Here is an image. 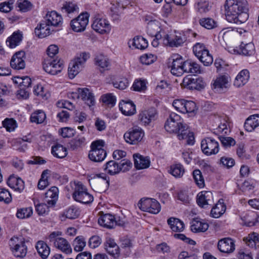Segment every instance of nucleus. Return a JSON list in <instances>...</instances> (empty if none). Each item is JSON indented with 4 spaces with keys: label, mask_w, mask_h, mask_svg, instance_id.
<instances>
[{
    "label": "nucleus",
    "mask_w": 259,
    "mask_h": 259,
    "mask_svg": "<svg viewBox=\"0 0 259 259\" xmlns=\"http://www.w3.org/2000/svg\"><path fill=\"white\" fill-rule=\"evenodd\" d=\"M183 85L190 90H200L205 87V82L202 78L191 75L185 77L183 79Z\"/></svg>",
    "instance_id": "nucleus-11"
},
{
    "label": "nucleus",
    "mask_w": 259,
    "mask_h": 259,
    "mask_svg": "<svg viewBox=\"0 0 259 259\" xmlns=\"http://www.w3.org/2000/svg\"><path fill=\"white\" fill-rule=\"evenodd\" d=\"M226 209L223 200H219L218 203L212 208L210 215L214 218H219L224 213Z\"/></svg>",
    "instance_id": "nucleus-35"
},
{
    "label": "nucleus",
    "mask_w": 259,
    "mask_h": 259,
    "mask_svg": "<svg viewBox=\"0 0 259 259\" xmlns=\"http://www.w3.org/2000/svg\"><path fill=\"white\" fill-rule=\"evenodd\" d=\"M169 172L176 178H180L183 175L185 170L182 165L176 164L170 166Z\"/></svg>",
    "instance_id": "nucleus-49"
},
{
    "label": "nucleus",
    "mask_w": 259,
    "mask_h": 259,
    "mask_svg": "<svg viewBox=\"0 0 259 259\" xmlns=\"http://www.w3.org/2000/svg\"><path fill=\"white\" fill-rule=\"evenodd\" d=\"M10 65L15 69L20 70L25 68V63L24 59H18L13 56L10 61Z\"/></svg>",
    "instance_id": "nucleus-55"
},
{
    "label": "nucleus",
    "mask_w": 259,
    "mask_h": 259,
    "mask_svg": "<svg viewBox=\"0 0 259 259\" xmlns=\"http://www.w3.org/2000/svg\"><path fill=\"white\" fill-rule=\"evenodd\" d=\"M134 163L135 167L138 169L146 168L150 164L148 157H144L139 153L134 154Z\"/></svg>",
    "instance_id": "nucleus-25"
},
{
    "label": "nucleus",
    "mask_w": 259,
    "mask_h": 259,
    "mask_svg": "<svg viewBox=\"0 0 259 259\" xmlns=\"http://www.w3.org/2000/svg\"><path fill=\"white\" fill-rule=\"evenodd\" d=\"M77 93H71L68 97L71 99H78L80 98L89 107L95 104V100L93 94L87 88L80 89L77 90Z\"/></svg>",
    "instance_id": "nucleus-8"
},
{
    "label": "nucleus",
    "mask_w": 259,
    "mask_h": 259,
    "mask_svg": "<svg viewBox=\"0 0 259 259\" xmlns=\"http://www.w3.org/2000/svg\"><path fill=\"white\" fill-rule=\"evenodd\" d=\"M7 184L10 187L19 193L22 192L25 187L24 181L21 178L13 175L10 176L8 178Z\"/></svg>",
    "instance_id": "nucleus-22"
},
{
    "label": "nucleus",
    "mask_w": 259,
    "mask_h": 259,
    "mask_svg": "<svg viewBox=\"0 0 259 259\" xmlns=\"http://www.w3.org/2000/svg\"><path fill=\"white\" fill-rule=\"evenodd\" d=\"M34 33L38 38L47 37L49 35V19L41 21L35 28Z\"/></svg>",
    "instance_id": "nucleus-24"
},
{
    "label": "nucleus",
    "mask_w": 259,
    "mask_h": 259,
    "mask_svg": "<svg viewBox=\"0 0 259 259\" xmlns=\"http://www.w3.org/2000/svg\"><path fill=\"white\" fill-rule=\"evenodd\" d=\"M138 206L143 211L152 214H157L161 210V205L156 199L151 198H142L138 203Z\"/></svg>",
    "instance_id": "nucleus-4"
},
{
    "label": "nucleus",
    "mask_w": 259,
    "mask_h": 259,
    "mask_svg": "<svg viewBox=\"0 0 259 259\" xmlns=\"http://www.w3.org/2000/svg\"><path fill=\"white\" fill-rule=\"evenodd\" d=\"M86 242L82 236H77L73 241L74 250L77 251H81L85 246Z\"/></svg>",
    "instance_id": "nucleus-62"
},
{
    "label": "nucleus",
    "mask_w": 259,
    "mask_h": 259,
    "mask_svg": "<svg viewBox=\"0 0 259 259\" xmlns=\"http://www.w3.org/2000/svg\"><path fill=\"white\" fill-rule=\"evenodd\" d=\"M95 64L103 69L104 70H108L110 62L107 56L103 54L97 55L95 59Z\"/></svg>",
    "instance_id": "nucleus-40"
},
{
    "label": "nucleus",
    "mask_w": 259,
    "mask_h": 259,
    "mask_svg": "<svg viewBox=\"0 0 259 259\" xmlns=\"http://www.w3.org/2000/svg\"><path fill=\"white\" fill-rule=\"evenodd\" d=\"M212 202L213 196L211 192L203 191L198 194L197 203L199 206L206 208L208 205H211Z\"/></svg>",
    "instance_id": "nucleus-17"
},
{
    "label": "nucleus",
    "mask_w": 259,
    "mask_h": 259,
    "mask_svg": "<svg viewBox=\"0 0 259 259\" xmlns=\"http://www.w3.org/2000/svg\"><path fill=\"white\" fill-rule=\"evenodd\" d=\"M119 108L122 113L125 115H132L136 112V106L132 101L122 100L119 104Z\"/></svg>",
    "instance_id": "nucleus-26"
},
{
    "label": "nucleus",
    "mask_w": 259,
    "mask_h": 259,
    "mask_svg": "<svg viewBox=\"0 0 259 259\" xmlns=\"http://www.w3.org/2000/svg\"><path fill=\"white\" fill-rule=\"evenodd\" d=\"M22 38V32L20 30H18L13 32V34L7 38L6 44L10 48H15L20 44Z\"/></svg>",
    "instance_id": "nucleus-28"
},
{
    "label": "nucleus",
    "mask_w": 259,
    "mask_h": 259,
    "mask_svg": "<svg viewBox=\"0 0 259 259\" xmlns=\"http://www.w3.org/2000/svg\"><path fill=\"white\" fill-rule=\"evenodd\" d=\"M218 248L222 252L231 253L235 248V241L231 238H223L219 241Z\"/></svg>",
    "instance_id": "nucleus-15"
},
{
    "label": "nucleus",
    "mask_w": 259,
    "mask_h": 259,
    "mask_svg": "<svg viewBox=\"0 0 259 259\" xmlns=\"http://www.w3.org/2000/svg\"><path fill=\"white\" fill-rule=\"evenodd\" d=\"M85 139L83 137H77L72 139L69 143L70 148L72 150L76 149L84 145Z\"/></svg>",
    "instance_id": "nucleus-59"
},
{
    "label": "nucleus",
    "mask_w": 259,
    "mask_h": 259,
    "mask_svg": "<svg viewBox=\"0 0 259 259\" xmlns=\"http://www.w3.org/2000/svg\"><path fill=\"white\" fill-rule=\"evenodd\" d=\"M199 24L202 27L208 29H211L217 26V23L211 18H202L200 19Z\"/></svg>",
    "instance_id": "nucleus-58"
},
{
    "label": "nucleus",
    "mask_w": 259,
    "mask_h": 259,
    "mask_svg": "<svg viewBox=\"0 0 259 259\" xmlns=\"http://www.w3.org/2000/svg\"><path fill=\"white\" fill-rule=\"evenodd\" d=\"M193 177L195 182L199 187L203 188L204 186V180L199 169H195L193 171Z\"/></svg>",
    "instance_id": "nucleus-61"
},
{
    "label": "nucleus",
    "mask_w": 259,
    "mask_h": 259,
    "mask_svg": "<svg viewBox=\"0 0 259 259\" xmlns=\"http://www.w3.org/2000/svg\"><path fill=\"white\" fill-rule=\"evenodd\" d=\"M78 6L72 2H66L62 7V11L68 15H70L74 12H78Z\"/></svg>",
    "instance_id": "nucleus-44"
},
{
    "label": "nucleus",
    "mask_w": 259,
    "mask_h": 259,
    "mask_svg": "<svg viewBox=\"0 0 259 259\" xmlns=\"http://www.w3.org/2000/svg\"><path fill=\"white\" fill-rule=\"evenodd\" d=\"M228 83V77L221 75L217 77L212 84V89L216 92L223 93L226 91Z\"/></svg>",
    "instance_id": "nucleus-20"
},
{
    "label": "nucleus",
    "mask_w": 259,
    "mask_h": 259,
    "mask_svg": "<svg viewBox=\"0 0 259 259\" xmlns=\"http://www.w3.org/2000/svg\"><path fill=\"white\" fill-rule=\"evenodd\" d=\"M51 153L56 158H63L67 156V150L63 145L56 144L52 147Z\"/></svg>",
    "instance_id": "nucleus-36"
},
{
    "label": "nucleus",
    "mask_w": 259,
    "mask_h": 259,
    "mask_svg": "<svg viewBox=\"0 0 259 259\" xmlns=\"http://www.w3.org/2000/svg\"><path fill=\"white\" fill-rule=\"evenodd\" d=\"M208 224L206 223L194 219L191 226V230L194 233L203 232L208 229Z\"/></svg>",
    "instance_id": "nucleus-39"
},
{
    "label": "nucleus",
    "mask_w": 259,
    "mask_h": 259,
    "mask_svg": "<svg viewBox=\"0 0 259 259\" xmlns=\"http://www.w3.org/2000/svg\"><path fill=\"white\" fill-rule=\"evenodd\" d=\"M167 223L174 232H182L184 229V223L179 219L170 218L167 220Z\"/></svg>",
    "instance_id": "nucleus-38"
},
{
    "label": "nucleus",
    "mask_w": 259,
    "mask_h": 259,
    "mask_svg": "<svg viewBox=\"0 0 259 259\" xmlns=\"http://www.w3.org/2000/svg\"><path fill=\"white\" fill-rule=\"evenodd\" d=\"M17 6L19 11L26 12L30 11L33 7V5L27 0H18L17 2Z\"/></svg>",
    "instance_id": "nucleus-54"
},
{
    "label": "nucleus",
    "mask_w": 259,
    "mask_h": 259,
    "mask_svg": "<svg viewBox=\"0 0 259 259\" xmlns=\"http://www.w3.org/2000/svg\"><path fill=\"white\" fill-rule=\"evenodd\" d=\"M172 62L171 65V73L176 76H179L183 74V60L181 56L175 55L172 57Z\"/></svg>",
    "instance_id": "nucleus-19"
},
{
    "label": "nucleus",
    "mask_w": 259,
    "mask_h": 259,
    "mask_svg": "<svg viewBox=\"0 0 259 259\" xmlns=\"http://www.w3.org/2000/svg\"><path fill=\"white\" fill-rule=\"evenodd\" d=\"M104 246L106 251L109 254L114 258L118 257L119 255V248L114 239L111 238H106Z\"/></svg>",
    "instance_id": "nucleus-21"
},
{
    "label": "nucleus",
    "mask_w": 259,
    "mask_h": 259,
    "mask_svg": "<svg viewBox=\"0 0 259 259\" xmlns=\"http://www.w3.org/2000/svg\"><path fill=\"white\" fill-rule=\"evenodd\" d=\"M73 198L82 203H90L94 200L93 196L87 192V188L81 183H78L72 194Z\"/></svg>",
    "instance_id": "nucleus-6"
},
{
    "label": "nucleus",
    "mask_w": 259,
    "mask_h": 259,
    "mask_svg": "<svg viewBox=\"0 0 259 259\" xmlns=\"http://www.w3.org/2000/svg\"><path fill=\"white\" fill-rule=\"evenodd\" d=\"M10 246L14 255L17 257H23L27 253V247L23 241H19L17 237L12 238Z\"/></svg>",
    "instance_id": "nucleus-12"
},
{
    "label": "nucleus",
    "mask_w": 259,
    "mask_h": 259,
    "mask_svg": "<svg viewBox=\"0 0 259 259\" xmlns=\"http://www.w3.org/2000/svg\"><path fill=\"white\" fill-rule=\"evenodd\" d=\"M201 148L203 153L208 156L215 154L219 151L218 142L209 137L203 139L201 141Z\"/></svg>",
    "instance_id": "nucleus-10"
},
{
    "label": "nucleus",
    "mask_w": 259,
    "mask_h": 259,
    "mask_svg": "<svg viewBox=\"0 0 259 259\" xmlns=\"http://www.w3.org/2000/svg\"><path fill=\"white\" fill-rule=\"evenodd\" d=\"M48 174V169H46L42 172L37 184L39 189L44 190L49 185V177L47 176Z\"/></svg>",
    "instance_id": "nucleus-56"
},
{
    "label": "nucleus",
    "mask_w": 259,
    "mask_h": 259,
    "mask_svg": "<svg viewBox=\"0 0 259 259\" xmlns=\"http://www.w3.org/2000/svg\"><path fill=\"white\" fill-rule=\"evenodd\" d=\"M119 164L115 160H110L104 166V170L108 174L114 176L119 173Z\"/></svg>",
    "instance_id": "nucleus-34"
},
{
    "label": "nucleus",
    "mask_w": 259,
    "mask_h": 259,
    "mask_svg": "<svg viewBox=\"0 0 259 259\" xmlns=\"http://www.w3.org/2000/svg\"><path fill=\"white\" fill-rule=\"evenodd\" d=\"M106 152L104 149H97L90 150L89 153V158L94 162H101L106 156Z\"/></svg>",
    "instance_id": "nucleus-33"
},
{
    "label": "nucleus",
    "mask_w": 259,
    "mask_h": 259,
    "mask_svg": "<svg viewBox=\"0 0 259 259\" xmlns=\"http://www.w3.org/2000/svg\"><path fill=\"white\" fill-rule=\"evenodd\" d=\"M172 106L178 111L183 113L195 114L197 110L196 105L194 102L183 99L174 100Z\"/></svg>",
    "instance_id": "nucleus-5"
},
{
    "label": "nucleus",
    "mask_w": 259,
    "mask_h": 259,
    "mask_svg": "<svg viewBox=\"0 0 259 259\" xmlns=\"http://www.w3.org/2000/svg\"><path fill=\"white\" fill-rule=\"evenodd\" d=\"M144 136L143 130L140 127L135 126L130 128L124 135L125 141L131 144H136L140 142Z\"/></svg>",
    "instance_id": "nucleus-9"
},
{
    "label": "nucleus",
    "mask_w": 259,
    "mask_h": 259,
    "mask_svg": "<svg viewBox=\"0 0 259 259\" xmlns=\"http://www.w3.org/2000/svg\"><path fill=\"white\" fill-rule=\"evenodd\" d=\"M36 248L39 255L43 259H46L49 256V247L42 241H39L36 245Z\"/></svg>",
    "instance_id": "nucleus-42"
},
{
    "label": "nucleus",
    "mask_w": 259,
    "mask_h": 259,
    "mask_svg": "<svg viewBox=\"0 0 259 259\" xmlns=\"http://www.w3.org/2000/svg\"><path fill=\"white\" fill-rule=\"evenodd\" d=\"M179 140L187 139V143L189 145H193L195 142L194 137L193 133L188 130V126H184L183 127L181 133L178 135Z\"/></svg>",
    "instance_id": "nucleus-37"
},
{
    "label": "nucleus",
    "mask_w": 259,
    "mask_h": 259,
    "mask_svg": "<svg viewBox=\"0 0 259 259\" xmlns=\"http://www.w3.org/2000/svg\"><path fill=\"white\" fill-rule=\"evenodd\" d=\"M240 54L245 56H251L255 52L254 44L252 42L245 44L242 42L240 45Z\"/></svg>",
    "instance_id": "nucleus-41"
},
{
    "label": "nucleus",
    "mask_w": 259,
    "mask_h": 259,
    "mask_svg": "<svg viewBox=\"0 0 259 259\" xmlns=\"http://www.w3.org/2000/svg\"><path fill=\"white\" fill-rule=\"evenodd\" d=\"M247 4L246 0H226L225 8L227 20L236 24L245 22L248 17Z\"/></svg>",
    "instance_id": "nucleus-1"
},
{
    "label": "nucleus",
    "mask_w": 259,
    "mask_h": 259,
    "mask_svg": "<svg viewBox=\"0 0 259 259\" xmlns=\"http://www.w3.org/2000/svg\"><path fill=\"white\" fill-rule=\"evenodd\" d=\"M147 34L152 37H156L157 39H161V28L160 23L159 21H154L147 23Z\"/></svg>",
    "instance_id": "nucleus-18"
},
{
    "label": "nucleus",
    "mask_w": 259,
    "mask_h": 259,
    "mask_svg": "<svg viewBox=\"0 0 259 259\" xmlns=\"http://www.w3.org/2000/svg\"><path fill=\"white\" fill-rule=\"evenodd\" d=\"M209 2L204 0H201L195 5V9L200 13L207 12L209 10Z\"/></svg>",
    "instance_id": "nucleus-60"
},
{
    "label": "nucleus",
    "mask_w": 259,
    "mask_h": 259,
    "mask_svg": "<svg viewBox=\"0 0 259 259\" xmlns=\"http://www.w3.org/2000/svg\"><path fill=\"white\" fill-rule=\"evenodd\" d=\"M89 58L90 54L83 52L69 63L68 68V75L70 79L74 78L78 74L80 68L83 67L84 64Z\"/></svg>",
    "instance_id": "nucleus-3"
},
{
    "label": "nucleus",
    "mask_w": 259,
    "mask_h": 259,
    "mask_svg": "<svg viewBox=\"0 0 259 259\" xmlns=\"http://www.w3.org/2000/svg\"><path fill=\"white\" fill-rule=\"evenodd\" d=\"M128 80L125 78H118L113 81V86L119 90L125 89L128 86Z\"/></svg>",
    "instance_id": "nucleus-63"
},
{
    "label": "nucleus",
    "mask_w": 259,
    "mask_h": 259,
    "mask_svg": "<svg viewBox=\"0 0 259 259\" xmlns=\"http://www.w3.org/2000/svg\"><path fill=\"white\" fill-rule=\"evenodd\" d=\"M90 15L88 12H83L70 22L72 29L76 32H83L89 23Z\"/></svg>",
    "instance_id": "nucleus-7"
},
{
    "label": "nucleus",
    "mask_w": 259,
    "mask_h": 259,
    "mask_svg": "<svg viewBox=\"0 0 259 259\" xmlns=\"http://www.w3.org/2000/svg\"><path fill=\"white\" fill-rule=\"evenodd\" d=\"M249 72L247 69L241 71L236 77L234 81V85L239 88L246 84L249 79Z\"/></svg>",
    "instance_id": "nucleus-29"
},
{
    "label": "nucleus",
    "mask_w": 259,
    "mask_h": 259,
    "mask_svg": "<svg viewBox=\"0 0 259 259\" xmlns=\"http://www.w3.org/2000/svg\"><path fill=\"white\" fill-rule=\"evenodd\" d=\"M92 27L96 32L101 34L108 33L110 30V25L105 19L97 18L93 22Z\"/></svg>",
    "instance_id": "nucleus-16"
},
{
    "label": "nucleus",
    "mask_w": 259,
    "mask_h": 259,
    "mask_svg": "<svg viewBox=\"0 0 259 259\" xmlns=\"http://www.w3.org/2000/svg\"><path fill=\"white\" fill-rule=\"evenodd\" d=\"M3 126L6 129L7 131L11 132L14 131L17 127V122L13 118H6L2 122Z\"/></svg>",
    "instance_id": "nucleus-57"
},
{
    "label": "nucleus",
    "mask_w": 259,
    "mask_h": 259,
    "mask_svg": "<svg viewBox=\"0 0 259 259\" xmlns=\"http://www.w3.org/2000/svg\"><path fill=\"white\" fill-rule=\"evenodd\" d=\"M99 224L105 228L111 229L115 226L114 215L110 213L104 214L98 219Z\"/></svg>",
    "instance_id": "nucleus-27"
},
{
    "label": "nucleus",
    "mask_w": 259,
    "mask_h": 259,
    "mask_svg": "<svg viewBox=\"0 0 259 259\" xmlns=\"http://www.w3.org/2000/svg\"><path fill=\"white\" fill-rule=\"evenodd\" d=\"M184 126L187 125L183 123V120L181 116L174 112H171L165 123L164 128L169 133L180 134Z\"/></svg>",
    "instance_id": "nucleus-2"
},
{
    "label": "nucleus",
    "mask_w": 259,
    "mask_h": 259,
    "mask_svg": "<svg viewBox=\"0 0 259 259\" xmlns=\"http://www.w3.org/2000/svg\"><path fill=\"white\" fill-rule=\"evenodd\" d=\"M62 24V16L56 11L50 12V25L60 27Z\"/></svg>",
    "instance_id": "nucleus-43"
},
{
    "label": "nucleus",
    "mask_w": 259,
    "mask_h": 259,
    "mask_svg": "<svg viewBox=\"0 0 259 259\" xmlns=\"http://www.w3.org/2000/svg\"><path fill=\"white\" fill-rule=\"evenodd\" d=\"M237 33V30L236 29L229 27L223 28L219 32V35L222 36L224 40H228L230 38L234 36Z\"/></svg>",
    "instance_id": "nucleus-51"
},
{
    "label": "nucleus",
    "mask_w": 259,
    "mask_h": 259,
    "mask_svg": "<svg viewBox=\"0 0 259 259\" xmlns=\"http://www.w3.org/2000/svg\"><path fill=\"white\" fill-rule=\"evenodd\" d=\"M186 41V37L183 34L178 33L175 35H164L163 44L170 47H178L182 46Z\"/></svg>",
    "instance_id": "nucleus-13"
},
{
    "label": "nucleus",
    "mask_w": 259,
    "mask_h": 259,
    "mask_svg": "<svg viewBox=\"0 0 259 259\" xmlns=\"http://www.w3.org/2000/svg\"><path fill=\"white\" fill-rule=\"evenodd\" d=\"M54 246L66 254L70 253L72 249L68 242L64 238L58 237L54 240Z\"/></svg>",
    "instance_id": "nucleus-30"
},
{
    "label": "nucleus",
    "mask_w": 259,
    "mask_h": 259,
    "mask_svg": "<svg viewBox=\"0 0 259 259\" xmlns=\"http://www.w3.org/2000/svg\"><path fill=\"white\" fill-rule=\"evenodd\" d=\"M11 200L12 197L9 191L4 188H0V201H4L6 203H9Z\"/></svg>",
    "instance_id": "nucleus-64"
},
{
    "label": "nucleus",
    "mask_w": 259,
    "mask_h": 259,
    "mask_svg": "<svg viewBox=\"0 0 259 259\" xmlns=\"http://www.w3.org/2000/svg\"><path fill=\"white\" fill-rule=\"evenodd\" d=\"M46 118V115L45 112L41 110L35 111L30 116V121L37 124L42 123Z\"/></svg>",
    "instance_id": "nucleus-46"
},
{
    "label": "nucleus",
    "mask_w": 259,
    "mask_h": 259,
    "mask_svg": "<svg viewBox=\"0 0 259 259\" xmlns=\"http://www.w3.org/2000/svg\"><path fill=\"white\" fill-rule=\"evenodd\" d=\"M259 126V115L254 114L250 116L244 123V128L247 132H252Z\"/></svg>",
    "instance_id": "nucleus-31"
},
{
    "label": "nucleus",
    "mask_w": 259,
    "mask_h": 259,
    "mask_svg": "<svg viewBox=\"0 0 259 259\" xmlns=\"http://www.w3.org/2000/svg\"><path fill=\"white\" fill-rule=\"evenodd\" d=\"M80 214V210L79 208L74 206H71L64 212L65 217L69 219H75L77 218Z\"/></svg>",
    "instance_id": "nucleus-53"
},
{
    "label": "nucleus",
    "mask_w": 259,
    "mask_h": 259,
    "mask_svg": "<svg viewBox=\"0 0 259 259\" xmlns=\"http://www.w3.org/2000/svg\"><path fill=\"white\" fill-rule=\"evenodd\" d=\"M63 67V62L60 58L50 59V74L54 75L60 73Z\"/></svg>",
    "instance_id": "nucleus-23"
},
{
    "label": "nucleus",
    "mask_w": 259,
    "mask_h": 259,
    "mask_svg": "<svg viewBox=\"0 0 259 259\" xmlns=\"http://www.w3.org/2000/svg\"><path fill=\"white\" fill-rule=\"evenodd\" d=\"M33 213V209L31 207L22 208L18 209L16 216L18 218L23 219L29 218Z\"/></svg>",
    "instance_id": "nucleus-52"
},
{
    "label": "nucleus",
    "mask_w": 259,
    "mask_h": 259,
    "mask_svg": "<svg viewBox=\"0 0 259 259\" xmlns=\"http://www.w3.org/2000/svg\"><path fill=\"white\" fill-rule=\"evenodd\" d=\"M59 190L57 187L52 186L50 188V207H54L58 201Z\"/></svg>",
    "instance_id": "nucleus-45"
},
{
    "label": "nucleus",
    "mask_w": 259,
    "mask_h": 259,
    "mask_svg": "<svg viewBox=\"0 0 259 259\" xmlns=\"http://www.w3.org/2000/svg\"><path fill=\"white\" fill-rule=\"evenodd\" d=\"M244 241L247 245L251 248H255L257 243L259 242L258 234L254 232L250 234L246 238L244 239Z\"/></svg>",
    "instance_id": "nucleus-47"
},
{
    "label": "nucleus",
    "mask_w": 259,
    "mask_h": 259,
    "mask_svg": "<svg viewBox=\"0 0 259 259\" xmlns=\"http://www.w3.org/2000/svg\"><path fill=\"white\" fill-rule=\"evenodd\" d=\"M132 45L136 48L144 50L147 48L148 46L147 40L143 37L137 36L133 40Z\"/></svg>",
    "instance_id": "nucleus-48"
},
{
    "label": "nucleus",
    "mask_w": 259,
    "mask_h": 259,
    "mask_svg": "<svg viewBox=\"0 0 259 259\" xmlns=\"http://www.w3.org/2000/svg\"><path fill=\"white\" fill-rule=\"evenodd\" d=\"M157 112L154 107H151L148 110L142 111L139 115V119L144 125H148L149 123L156 119Z\"/></svg>",
    "instance_id": "nucleus-14"
},
{
    "label": "nucleus",
    "mask_w": 259,
    "mask_h": 259,
    "mask_svg": "<svg viewBox=\"0 0 259 259\" xmlns=\"http://www.w3.org/2000/svg\"><path fill=\"white\" fill-rule=\"evenodd\" d=\"M182 68L183 74L184 72L193 74L200 72L199 65L195 62L189 60L183 62Z\"/></svg>",
    "instance_id": "nucleus-32"
},
{
    "label": "nucleus",
    "mask_w": 259,
    "mask_h": 259,
    "mask_svg": "<svg viewBox=\"0 0 259 259\" xmlns=\"http://www.w3.org/2000/svg\"><path fill=\"white\" fill-rule=\"evenodd\" d=\"M200 55L201 56L198 57L197 58L204 64V65L209 66L212 63V57L209 54L207 49L204 50L203 53Z\"/></svg>",
    "instance_id": "nucleus-50"
}]
</instances>
